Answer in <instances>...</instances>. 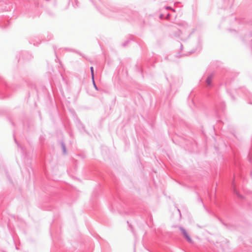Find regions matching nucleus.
<instances>
[{"mask_svg": "<svg viewBox=\"0 0 252 252\" xmlns=\"http://www.w3.org/2000/svg\"><path fill=\"white\" fill-rule=\"evenodd\" d=\"M180 230L182 231V234L183 235L184 238L186 239V240L189 243H193V241L191 237L189 236V233L187 231V230L182 228H180Z\"/></svg>", "mask_w": 252, "mask_h": 252, "instance_id": "1", "label": "nucleus"}, {"mask_svg": "<svg viewBox=\"0 0 252 252\" xmlns=\"http://www.w3.org/2000/svg\"><path fill=\"white\" fill-rule=\"evenodd\" d=\"M91 74H92V79H93V83H94V84L95 87V88L96 89V87L95 85V83H94V68L93 67H91Z\"/></svg>", "mask_w": 252, "mask_h": 252, "instance_id": "2", "label": "nucleus"}, {"mask_svg": "<svg viewBox=\"0 0 252 252\" xmlns=\"http://www.w3.org/2000/svg\"><path fill=\"white\" fill-rule=\"evenodd\" d=\"M212 82V77L210 76H209L207 80H206V83L208 85H211Z\"/></svg>", "mask_w": 252, "mask_h": 252, "instance_id": "3", "label": "nucleus"}, {"mask_svg": "<svg viewBox=\"0 0 252 252\" xmlns=\"http://www.w3.org/2000/svg\"><path fill=\"white\" fill-rule=\"evenodd\" d=\"M63 151H64V152H65V148L64 147H63Z\"/></svg>", "mask_w": 252, "mask_h": 252, "instance_id": "4", "label": "nucleus"}]
</instances>
